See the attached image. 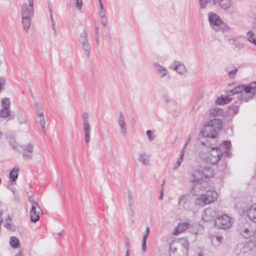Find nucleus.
<instances>
[{
  "instance_id": "f257e3e1",
  "label": "nucleus",
  "mask_w": 256,
  "mask_h": 256,
  "mask_svg": "<svg viewBox=\"0 0 256 256\" xmlns=\"http://www.w3.org/2000/svg\"><path fill=\"white\" fill-rule=\"evenodd\" d=\"M228 96H233L238 94V98L240 100L247 102L248 100L253 98L256 94V82H251L246 86L240 85L226 92Z\"/></svg>"
},
{
  "instance_id": "f03ea898",
  "label": "nucleus",
  "mask_w": 256,
  "mask_h": 256,
  "mask_svg": "<svg viewBox=\"0 0 256 256\" xmlns=\"http://www.w3.org/2000/svg\"><path fill=\"white\" fill-rule=\"evenodd\" d=\"M222 128V122L220 118L210 120L201 131L202 136H210L213 138L217 136L218 132Z\"/></svg>"
},
{
  "instance_id": "7ed1b4c3",
  "label": "nucleus",
  "mask_w": 256,
  "mask_h": 256,
  "mask_svg": "<svg viewBox=\"0 0 256 256\" xmlns=\"http://www.w3.org/2000/svg\"><path fill=\"white\" fill-rule=\"evenodd\" d=\"M34 14V4L28 3L24 4L22 6L21 15L22 18V24L24 30L28 32L31 18Z\"/></svg>"
},
{
  "instance_id": "20e7f679",
  "label": "nucleus",
  "mask_w": 256,
  "mask_h": 256,
  "mask_svg": "<svg viewBox=\"0 0 256 256\" xmlns=\"http://www.w3.org/2000/svg\"><path fill=\"white\" fill-rule=\"evenodd\" d=\"M230 146L231 143L230 141H224L223 144H220L218 148L216 147V149L212 150L210 155L214 156H218V157L220 158L223 155H224L225 156L230 158L231 154L228 151V150Z\"/></svg>"
},
{
  "instance_id": "39448f33",
  "label": "nucleus",
  "mask_w": 256,
  "mask_h": 256,
  "mask_svg": "<svg viewBox=\"0 0 256 256\" xmlns=\"http://www.w3.org/2000/svg\"><path fill=\"white\" fill-rule=\"evenodd\" d=\"M214 224L219 228L226 229L232 226V223L228 216L220 212V214L214 220Z\"/></svg>"
},
{
  "instance_id": "423d86ee",
  "label": "nucleus",
  "mask_w": 256,
  "mask_h": 256,
  "mask_svg": "<svg viewBox=\"0 0 256 256\" xmlns=\"http://www.w3.org/2000/svg\"><path fill=\"white\" fill-rule=\"evenodd\" d=\"M89 114L84 112L82 116V128L84 132L85 142L87 145L90 140V126L88 121Z\"/></svg>"
},
{
  "instance_id": "0eeeda50",
  "label": "nucleus",
  "mask_w": 256,
  "mask_h": 256,
  "mask_svg": "<svg viewBox=\"0 0 256 256\" xmlns=\"http://www.w3.org/2000/svg\"><path fill=\"white\" fill-rule=\"evenodd\" d=\"M22 149V156L24 160H30L33 157L34 144L32 142H29L20 146Z\"/></svg>"
},
{
  "instance_id": "6e6552de",
  "label": "nucleus",
  "mask_w": 256,
  "mask_h": 256,
  "mask_svg": "<svg viewBox=\"0 0 256 256\" xmlns=\"http://www.w3.org/2000/svg\"><path fill=\"white\" fill-rule=\"evenodd\" d=\"M220 211L213 208H206L202 216V219L205 222H210L214 218L215 220L220 214Z\"/></svg>"
},
{
  "instance_id": "1a4fd4ad",
  "label": "nucleus",
  "mask_w": 256,
  "mask_h": 256,
  "mask_svg": "<svg viewBox=\"0 0 256 256\" xmlns=\"http://www.w3.org/2000/svg\"><path fill=\"white\" fill-rule=\"evenodd\" d=\"M208 188L209 186L208 182L202 181L194 184L192 188V192L193 194L196 196L204 194Z\"/></svg>"
},
{
  "instance_id": "9d476101",
  "label": "nucleus",
  "mask_w": 256,
  "mask_h": 256,
  "mask_svg": "<svg viewBox=\"0 0 256 256\" xmlns=\"http://www.w3.org/2000/svg\"><path fill=\"white\" fill-rule=\"evenodd\" d=\"M41 210L37 202H32L30 210V218L33 222H36L40 218V211Z\"/></svg>"
},
{
  "instance_id": "9b49d317",
  "label": "nucleus",
  "mask_w": 256,
  "mask_h": 256,
  "mask_svg": "<svg viewBox=\"0 0 256 256\" xmlns=\"http://www.w3.org/2000/svg\"><path fill=\"white\" fill-rule=\"evenodd\" d=\"M208 20L210 26H220L223 24V21L220 17L212 12H208Z\"/></svg>"
},
{
  "instance_id": "f8f14e48",
  "label": "nucleus",
  "mask_w": 256,
  "mask_h": 256,
  "mask_svg": "<svg viewBox=\"0 0 256 256\" xmlns=\"http://www.w3.org/2000/svg\"><path fill=\"white\" fill-rule=\"evenodd\" d=\"M232 4V0H214L213 2V6H218L220 8L224 10L230 8Z\"/></svg>"
},
{
  "instance_id": "ddd939ff",
  "label": "nucleus",
  "mask_w": 256,
  "mask_h": 256,
  "mask_svg": "<svg viewBox=\"0 0 256 256\" xmlns=\"http://www.w3.org/2000/svg\"><path fill=\"white\" fill-rule=\"evenodd\" d=\"M208 174H206L204 172L200 170H196L194 172L192 175V178L190 180L192 182H200L204 178H208Z\"/></svg>"
},
{
  "instance_id": "4468645a",
  "label": "nucleus",
  "mask_w": 256,
  "mask_h": 256,
  "mask_svg": "<svg viewBox=\"0 0 256 256\" xmlns=\"http://www.w3.org/2000/svg\"><path fill=\"white\" fill-rule=\"evenodd\" d=\"M182 244L180 242L173 240L169 244V254L170 256H176L178 249H180Z\"/></svg>"
},
{
  "instance_id": "2eb2a0df",
  "label": "nucleus",
  "mask_w": 256,
  "mask_h": 256,
  "mask_svg": "<svg viewBox=\"0 0 256 256\" xmlns=\"http://www.w3.org/2000/svg\"><path fill=\"white\" fill-rule=\"evenodd\" d=\"M206 200L207 201V204H210L216 200L218 198V193L215 190H209V188L206 190L205 193L203 194Z\"/></svg>"
},
{
  "instance_id": "dca6fc26",
  "label": "nucleus",
  "mask_w": 256,
  "mask_h": 256,
  "mask_svg": "<svg viewBox=\"0 0 256 256\" xmlns=\"http://www.w3.org/2000/svg\"><path fill=\"white\" fill-rule=\"evenodd\" d=\"M206 138L204 141H202L201 143L202 145L206 146L210 148L212 150L216 149L214 146L216 144V136L214 138L210 136H202Z\"/></svg>"
},
{
  "instance_id": "f3484780",
  "label": "nucleus",
  "mask_w": 256,
  "mask_h": 256,
  "mask_svg": "<svg viewBox=\"0 0 256 256\" xmlns=\"http://www.w3.org/2000/svg\"><path fill=\"white\" fill-rule=\"evenodd\" d=\"M118 124L120 127V132L124 136L126 134V128L124 117L122 112H120L119 114Z\"/></svg>"
},
{
  "instance_id": "a211bd4d",
  "label": "nucleus",
  "mask_w": 256,
  "mask_h": 256,
  "mask_svg": "<svg viewBox=\"0 0 256 256\" xmlns=\"http://www.w3.org/2000/svg\"><path fill=\"white\" fill-rule=\"evenodd\" d=\"M248 216L250 220L256 223V204H253L248 211Z\"/></svg>"
},
{
  "instance_id": "6ab92c4d",
  "label": "nucleus",
  "mask_w": 256,
  "mask_h": 256,
  "mask_svg": "<svg viewBox=\"0 0 256 256\" xmlns=\"http://www.w3.org/2000/svg\"><path fill=\"white\" fill-rule=\"evenodd\" d=\"M174 68L173 69L180 74H183L186 72V68L184 64L180 62H174Z\"/></svg>"
},
{
  "instance_id": "aec40b11",
  "label": "nucleus",
  "mask_w": 256,
  "mask_h": 256,
  "mask_svg": "<svg viewBox=\"0 0 256 256\" xmlns=\"http://www.w3.org/2000/svg\"><path fill=\"white\" fill-rule=\"evenodd\" d=\"M138 161L144 166H148L150 164V156L145 152L140 153L138 155Z\"/></svg>"
},
{
  "instance_id": "412c9836",
  "label": "nucleus",
  "mask_w": 256,
  "mask_h": 256,
  "mask_svg": "<svg viewBox=\"0 0 256 256\" xmlns=\"http://www.w3.org/2000/svg\"><path fill=\"white\" fill-rule=\"evenodd\" d=\"M80 43L81 44L82 48L84 51V54L86 57L88 58H90V50L91 48L88 40L85 41H82L80 42Z\"/></svg>"
},
{
  "instance_id": "4be33fe9",
  "label": "nucleus",
  "mask_w": 256,
  "mask_h": 256,
  "mask_svg": "<svg viewBox=\"0 0 256 256\" xmlns=\"http://www.w3.org/2000/svg\"><path fill=\"white\" fill-rule=\"evenodd\" d=\"M180 243L182 244L181 248L180 249H178V252L176 253L177 256H179V254H183V250L184 248L186 250V255L188 254V246L189 243L188 242L184 239L182 238L180 240Z\"/></svg>"
},
{
  "instance_id": "5701e85b",
  "label": "nucleus",
  "mask_w": 256,
  "mask_h": 256,
  "mask_svg": "<svg viewBox=\"0 0 256 256\" xmlns=\"http://www.w3.org/2000/svg\"><path fill=\"white\" fill-rule=\"evenodd\" d=\"M154 66L156 68L157 71L160 74V78H163L168 73V70L158 62L154 64Z\"/></svg>"
},
{
  "instance_id": "b1692460",
  "label": "nucleus",
  "mask_w": 256,
  "mask_h": 256,
  "mask_svg": "<svg viewBox=\"0 0 256 256\" xmlns=\"http://www.w3.org/2000/svg\"><path fill=\"white\" fill-rule=\"evenodd\" d=\"M190 224L188 222H186L183 223H180L176 228L174 232V234H178L186 230Z\"/></svg>"
},
{
  "instance_id": "393cba45",
  "label": "nucleus",
  "mask_w": 256,
  "mask_h": 256,
  "mask_svg": "<svg viewBox=\"0 0 256 256\" xmlns=\"http://www.w3.org/2000/svg\"><path fill=\"white\" fill-rule=\"evenodd\" d=\"M34 107L36 112V118H40L44 116V110L43 108L40 103L38 102H36L34 103Z\"/></svg>"
},
{
  "instance_id": "a878e982",
  "label": "nucleus",
  "mask_w": 256,
  "mask_h": 256,
  "mask_svg": "<svg viewBox=\"0 0 256 256\" xmlns=\"http://www.w3.org/2000/svg\"><path fill=\"white\" fill-rule=\"evenodd\" d=\"M240 234L245 238H248L254 234V232L252 230H250L248 228H244L240 232Z\"/></svg>"
},
{
  "instance_id": "bb28decb",
  "label": "nucleus",
  "mask_w": 256,
  "mask_h": 256,
  "mask_svg": "<svg viewBox=\"0 0 256 256\" xmlns=\"http://www.w3.org/2000/svg\"><path fill=\"white\" fill-rule=\"evenodd\" d=\"M17 118L20 124L26 123L28 120L26 114L22 111L18 112Z\"/></svg>"
},
{
  "instance_id": "cd10ccee",
  "label": "nucleus",
  "mask_w": 256,
  "mask_h": 256,
  "mask_svg": "<svg viewBox=\"0 0 256 256\" xmlns=\"http://www.w3.org/2000/svg\"><path fill=\"white\" fill-rule=\"evenodd\" d=\"M150 228L148 226H146V230L144 231V236L142 237V250L144 252H146V241L147 237L150 233Z\"/></svg>"
},
{
  "instance_id": "c85d7f7f",
  "label": "nucleus",
  "mask_w": 256,
  "mask_h": 256,
  "mask_svg": "<svg viewBox=\"0 0 256 256\" xmlns=\"http://www.w3.org/2000/svg\"><path fill=\"white\" fill-rule=\"evenodd\" d=\"M232 100V98L228 96H222L220 98H218L216 102L217 104H227Z\"/></svg>"
},
{
  "instance_id": "c756f323",
  "label": "nucleus",
  "mask_w": 256,
  "mask_h": 256,
  "mask_svg": "<svg viewBox=\"0 0 256 256\" xmlns=\"http://www.w3.org/2000/svg\"><path fill=\"white\" fill-rule=\"evenodd\" d=\"M19 168H14L10 172L9 178L12 182H15L18 177Z\"/></svg>"
},
{
  "instance_id": "7c9ffc66",
  "label": "nucleus",
  "mask_w": 256,
  "mask_h": 256,
  "mask_svg": "<svg viewBox=\"0 0 256 256\" xmlns=\"http://www.w3.org/2000/svg\"><path fill=\"white\" fill-rule=\"evenodd\" d=\"M220 158H218V156H214L210 154L206 158V162L210 164H216L220 161Z\"/></svg>"
},
{
  "instance_id": "2f4dec72",
  "label": "nucleus",
  "mask_w": 256,
  "mask_h": 256,
  "mask_svg": "<svg viewBox=\"0 0 256 256\" xmlns=\"http://www.w3.org/2000/svg\"><path fill=\"white\" fill-rule=\"evenodd\" d=\"M226 71L228 74L230 78H234L238 70L234 67L233 65H230L226 68Z\"/></svg>"
},
{
  "instance_id": "473e14b6",
  "label": "nucleus",
  "mask_w": 256,
  "mask_h": 256,
  "mask_svg": "<svg viewBox=\"0 0 256 256\" xmlns=\"http://www.w3.org/2000/svg\"><path fill=\"white\" fill-rule=\"evenodd\" d=\"M199 197L197 198L195 200V204L198 206H204L206 204H208L207 201L206 200L203 194H199Z\"/></svg>"
},
{
  "instance_id": "72a5a7b5",
  "label": "nucleus",
  "mask_w": 256,
  "mask_h": 256,
  "mask_svg": "<svg viewBox=\"0 0 256 256\" xmlns=\"http://www.w3.org/2000/svg\"><path fill=\"white\" fill-rule=\"evenodd\" d=\"M228 40L234 46L235 48L238 51L240 50L244 47V44L238 41L236 38H229Z\"/></svg>"
},
{
  "instance_id": "f704fd0d",
  "label": "nucleus",
  "mask_w": 256,
  "mask_h": 256,
  "mask_svg": "<svg viewBox=\"0 0 256 256\" xmlns=\"http://www.w3.org/2000/svg\"><path fill=\"white\" fill-rule=\"evenodd\" d=\"M10 244L14 248H17L20 246V240L16 236H11L10 240Z\"/></svg>"
},
{
  "instance_id": "c9c22d12",
  "label": "nucleus",
  "mask_w": 256,
  "mask_h": 256,
  "mask_svg": "<svg viewBox=\"0 0 256 256\" xmlns=\"http://www.w3.org/2000/svg\"><path fill=\"white\" fill-rule=\"evenodd\" d=\"M128 207L132 213H133L132 206L134 204L133 194L130 190L127 192Z\"/></svg>"
},
{
  "instance_id": "e433bc0d",
  "label": "nucleus",
  "mask_w": 256,
  "mask_h": 256,
  "mask_svg": "<svg viewBox=\"0 0 256 256\" xmlns=\"http://www.w3.org/2000/svg\"><path fill=\"white\" fill-rule=\"evenodd\" d=\"M222 109L220 108H214L210 110V116L212 117H216L217 116H220L222 114H223Z\"/></svg>"
},
{
  "instance_id": "4c0bfd02",
  "label": "nucleus",
  "mask_w": 256,
  "mask_h": 256,
  "mask_svg": "<svg viewBox=\"0 0 256 256\" xmlns=\"http://www.w3.org/2000/svg\"><path fill=\"white\" fill-rule=\"evenodd\" d=\"M248 40L256 46V36L252 31H249L247 33Z\"/></svg>"
},
{
  "instance_id": "58836bf2",
  "label": "nucleus",
  "mask_w": 256,
  "mask_h": 256,
  "mask_svg": "<svg viewBox=\"0 0 256 256\" xmlns=\"http://www.w3.org/2000/svg\"><path fill=\"white\" fill-rule=\"evenodd\" d=\"M10 100L8 98H3L2 100V108L5 110H8L10 107Z\"/></svg>"
},
{
  "instance_id": "ea45409f",
  "label": "nucleus",
  "mask_w": 256,
  "mask_h": 256,
  "mask_svg": "<svg viewBox=\"0 0 256 256\" xmlns=\"http://www.w3.org/2000/svg\"><path fill=\"white\" fill-rule=\"evenodd\" d=\"M214 0H198L200 8V9L206 8L208 4H210L213 6V2Z\"/></svg>"
},
{
  "instance_id": "a19ab883",
  "label": "nucleus",
  "mask_w": 256,
  "mask_h": 256,
  "mask_svg": "<svg viewBox=\"0 0 256 256\" xmlns=\"http://www.w3.org/2000/svg\"><path fill=\"white\" fill-rule=\"evenodd\" d=\"M8 142L12 148L14 150H18L19 146H20L16 142V140L13 137L8 138Z\"/></svg>"
},
{
  "instance_id": "79ce46f5",
  "label": "nucleus",
  "mask_w": 256,
  "mask_h": 256,
  "mask_svg": "<svg viewBox=\"0 0 256 256\" xmlns=\"http://www.w3.org/2000/svg\"><path fill=\"white\" fill-rule=\"evenodd\" d=\"M10 113L11 112L10 110H5L4 109H1L0 110V118H6L8 117H10V119H13L14 116H11Z\"/></svg>"
},
{
  "instance_id": "37998d69",
  "label": "nucleus",
  "mask_w": 256,
  "mask_h": 256,
  "mask_svg": "<svg viewBox=\"0 0 256 256\" xmlns=\"http://www.w3.org/2000/svg\"><path fill=\"white\" fill-rule=\"evenodd\" d=\"M239 106L237 105H231L228 107V112L230 114H236L238 112Z\"/></svg>"
},
{
  "instance_id": "c03bdc74",
  "label": "nucleus",
  "mask_w": 256,
  "mask_h": 256,
  "mask_svg": "<svg viewBox=\"0 0 256 256\" xmlns=\"http://www.w3.org/2000/svg\"><path fill=\"white\" fill-rule=\"evenodd\" d=\"M188 194H182L178 198V204L180 206H184L188 200Z\"/></svg>"
},
{
  "instance_id": "a18cd8bd",
  "label": "nucleus",
  "mask_w": 256,
  "mask_h": 256,
  "mask_svg": "<svg viewBox=\"0 0 256 256\" xmlns=\"http://www.w3.org/2000/svg\"><path fill=\"white\" fill-rule=\"evenodd\" d=\"M88 40V30L86 29H84L80 36L78 40L80 42Z\"/></svg>"
},
{
  "instance_id": "49530a36",
  "label": "nucleus",
  "mask_w": 256,
  "mask_h": 256,
  "mask_svg": "<svg viewBox=\"0 0 256 256\" xmlns=\"http://www.w3.org/2000/svg\"><path fill=\"white\" fill-rule=\"evenodd\" d=\"M38 122L40 125V126L42 127V131L44 132H46V129H45L46 121H45V119H44V116H42V118L41 117L38 118Z\"/></svg>"
},
{
  "instance_id": "de8ad7c7",
  "label": "nucleus",
  "mask_w": 256,
  "mask_h": 256,
  "mask_svg": "<svg viewBox=\"0 0 256 256\" xmlns=\"http://www.w3.org/2000/svg\"><path fill=\"white\" fill-rule=\"evenodd\" d=\"M48 8L50 12V20L52 24H54V20L52 17V7L50 2L48 3Z\"/></svg>"
},
{
  "instance_id": "09e8293b",
  "label": "nucleus",
  "mask_w": 256,
  "mask_h": 256,
  "mask_svg": "<svg viewBox=\"0 0 256 256\" xmlns=\"http://www.w3.org/2000/svg\"><path fill=\"white\" fill-rule=\"evenodd\" d=\"M146 134L148 136L150 141L152 142L154 140L155 136L153 134V132L151 130H148L146 132Z\"/></svg>"
},
{
  "instance_id": "8fccbe9b",
  "label": "nucleus",
  "mask_w": 256,
  "mask_h": 256,
  "mask_svg": "<svg viewBox=\"0 0 256 256\" xmlns=\"http://www.w3.org/2000/svg\"><path fill=\"white\" fill-rule=\"evenodd\" d=\"M99 28L98 26H96V30H95V34H94V38L96 39V43L97 45H99V40H100V38H99V31H98Z\"/></svg>"
},
{
  "instance_id": "3c124183",
  "label": "nucleus",
  "mask_w": 256,
  "mask_h": 256,
  "mask_svg": "<svg viewBox=\"0 0 256 256\" xmlns=\"http://www.w3.org/2000/svg\"><path fill=\"white\" fill-rule=\"evenodd\" d=\"M6 80L4 77H0V92L3 90L4 86L6 83Z\"/></svg>"
},
{
  "instance_id": "603ef678",
  "label": "nucleus",
  "mask_w": 256,
  "mask_h": 256,
  "mask_svg": "<svg viewBox=\"0 0 256 256\" xmlns=\"http://www.w3.org/2000/svg\"><path fill=\"white\" fill-rule=\"evenodd\" d=\"M6 222L4 223V226L6 228H10L11 227L10 222H11V218L9 216H8L6 220Z\"/></svg>"
},
{
  "instance_id": "864d4df0",
  "label": "nucleus",
  "mask_w": 256,
  "mask_h": 256,
  "mask_svg": "<svg viewBox=\"0 0 256 256\" xmlns=\"http://www.w3.org/2000/svg\"><path fill=\"white\" fill-rule=\"evenodd\" d=\"M76 8L79 10H81L82 6V0H76Z\"/></svg>"
},
{
  "instance_id": "5fc2aeb1",
  "label": "nucleus",
  "mask_w": 256,
  "mask_h": 256,
  "mask_svg": "<svg viewBox=\"0 0 256 256\" xmlns=\"http://www.w3.org/2000/svg\"><path fill=\"white\" fill-rule=\"evenodd\" d=\"M222 26H221L220 28L222 31L223 32H228L230 30V28L228 24H222Z\"/></svg>"
},
{
  "instance_id": "6e6d98bb",
  "label": "nucleus",
  "mask_w": 256,
  "mask_h": 256,
  "mask_svg": "<svg viewBox=\"0 0 256 256\" xmlns=\"http://www.w3.org/2000/svg\"><path fill=\"white\" fill-rule=\"evenodd\" d=\"M162 98L166 104H168L170 102V98L167 94H163Z\"/></svg>"
},
{
  "instance_id": "4d7b16f0",
  "label": "nucleus",
  "mask_w": 256,
  "mask_h": 256,
  "mask_svg": "<svg viewBox=\"0 0 256 256\" xmlns=\"http://www.w3.org/2000/svg\"><path fill=\"white\" fill-rule=\"evenodd\" d=\"M52 28L53 31V34L54 36H57V31L56 27V24H52Z\"/></svg>"
},
{
  "instance_id": "13d9d810",
  "label": "nucleus",
  "mask_w": 256,
  "mask_h": 256,
  "mask_svg": "<svg viewBox=\"0 0 256 256\" xmlns=\"http://www.w3.org/2000/svg\"><path fill=\"white\" fill-rule=\"evenodd\" d=\"M182 162L181 160H177L175 166H174V167L172 168L173 170H176L178 169V168L180 166Z\"/></svg>"
},
{
  "instance_id": "bf43d9fd",
  "label": "nucleus",
  "mask_w": 256,
  "mask_h": 256,
  "mask_svg": "<svg viewBox=\"0 0 256 256\" xmlns=\"http://www.w3.org/2000/svg\"><path fill=\"white\" fill-rule=\"evenodd\" d=\"M101 18V21L102 25L104 26H106L108 22L107 18L106 16L100 18Z\"/></svg>"
},
{
  "instance_id": "052dcab7",
  "label": "nucleus",
  "mask_w": 256,
  "mask_h": 256,
  "mask_svg": "<svg viewBox=\"0 0 256 256\" xmlns=\"http://www.w3.org/2000/svg\"><path fill=\"white\" fill-rule=\"evenodd\" d=\"M99 16L100 18H102L105 16V10L104 9L103 10H100Z\"/></svg>"
},
{
  "instance_id": "680f3d73",
  "label": "nucleus",
  "mask_w": 256,
  "mask_h": 256,
  "mask_svg": "<svg viewBox=\"0 0 256 256\" xmlns=\"http://www.w3.org/2000/svg\"><path fill=\"white\" fill-rule=\"evenodd\" d=\"M216 238V240L218 242H220L222 240V237L220 236H214Z\"/></svg>"
},
{
  "instance_id": "e2e57ef3",
  "label": "nucleus",
  "mask_w": 256,
  "mask_h": 256,
  "mask_svg": "<svg viewBox=\"0 0 256 256\" xmlns=\"http://www.w3.org/2000/svg\"><path fill=\"white\" fill-rule=\"evenodd\" d=\"M184 150H181V154H180V158L179 160H181L182 162V160H183V157H184Z\"/></svg>"
},
{
  "instance_id": "0e129e2a",
  "label": "nucleus",
  "mask_w": 256,
  "mask_h": 256,
  "mask_svg": "<svg viewBox=\"0 0 256 256\" xmlns=\"http://www.w3.org/2000/svg\"><path fill=\"white\" fill-rule=\"evenodd\" d=\"M3 214V212L2 210H0V224H2V222L3 221V218H2V216Z\"/></svg>"
},
{
  "instance_id": "69168bd1",
  "label": "nucleus",
  "mask_w": 256,
  "mask_h": 256,
  "mask_svg": "<svg viewBox=\"0 0 256 256\" xmlns=\"http://www.w3.org/2000/svg\"><path fill=\"white\" fill-rule=\"evenodd\" d=\"M98 2H99V4H100V10H103L104 9V6L102 4V0H98Z\"/></svg>"
},
{
  "instance_id": "338daca9",
  "label": "nucleus",
  "mask_w": 256,
  "mask_h": 256,
  "mask_svg": "<svg viewBox=\"0 0 256 256\" xmlns=\"http://www.w3.org/2000/svg\"><path fill=\"white\" fill-rule=\"evenodd\" d=\"M106 36L108 38V39L109 42L110 43H112V37L110 36V34L108 33V34H106Z\"/></svg>"
},
{
  "instance_id": "774afa93",
  "label": "nucleus",
  "mask_w": 256,
  "mask_h": 256,
  "mask_svg": "<svg viewBox=\"0 0 256 256\" xmlns=\"http://www.w3.org/2000/svg\"><path fill=\"white\" fill-rule=\"evenodd\" d=\"M14 196L15 200L16 201H19L20 198V197L18 196V194H16L15 193H14Z\"/></svg>"
}]
</instances>
